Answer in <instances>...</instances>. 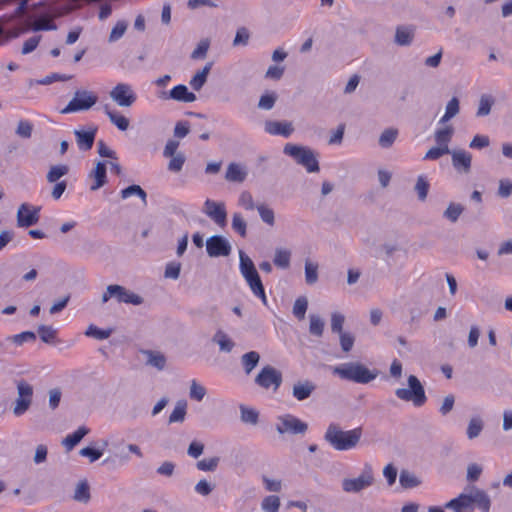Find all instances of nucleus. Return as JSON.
<instances>
[{"instance_id":"f03ea898","label":"nucleus","mask_w":512,"mask_h":512,"mask_svg":"<svg viewBox=\"0 0 512 512\" xmlns=\"http://www.w3.org/2000/svg\"><path fill=\"white\" fill-rule=\"evenodd\" d=\"M475 506L482 512H489L491 501L485 491L474 486L445 504L446 508L454 512H472Z\"/></svg>"},{"instance_id":"1a4fd4ad","label":"nucleus","mask_w":512,"mask_h":512,"mask_svg":"<svg viewBox=\"0 0 512 512\" xmlns=\"http://www.w3.org/2000/svg\"><path fill=\"white\" fill-rule=\"evenodd\" d=\"M408 388H398L395 395L398 399L406 402H412L415 407L423 406L427 397L420 380L415 375L408 376Z\"/></svg>"},{"instance_id":"338daca9","label":"nucleus","mask_w":512,"mask_h":512,"mask_svg":"<svg viewBox=\"0 0 512 512\" xmlns=\"http://www.w3.org/2000/svg\"><path fill=\"white\" fill-rule=\"evenodd\" d=\"M490 144V139L486 135L477 134L471 140L469 147L471 149H483L488 147Z\"/></svg>"},{"instance_id":"393cba45","label":"nucleus","mask_w":512,"mask_h":512,"mask_svg":"<svg viewBox=\"0 0 512 512\" xmlns=\"http://www.w3.org/2000/svg\"><path fill=\"white\" fill-rule=\"evenodd\" d=\"M247 170L238 163H230L227 167L225 178L230 182H243L247 177Z\"/></svg>"},{"instance_id":"8fccbe9b","label":"nucleus","mask_w":512,"mask_h":512,"mask_svg":"<svg viewBox=\"0 0 512 512\" xmlns=\"http://www.w3.org/2000/svg\"><path fill=\"white\" fill-rule=\"evenodd\" d=\"M40 339L45 343H53L57 336V330L52 326L40 325L38 327Z\"/></svg>"},{"instance_id":"72a5a7b5","label":"nucleus","mask_w":512,"mask_h":512,"mask_svg":"<svg viewBox=\"0 0 512 512\" xmlns=\"http://www.w3.org/2000/svg\"><path fill=\"white\" fill-rule=\"evenodd\" d=\"M291 251L286 248H277L275 250L274 264L281 269H286L290 265Z\"/></svg>"},{"instance_id":"4be33fe9","label":"nucleus","mask_w":512,"mask_h":512,"mask_svg":"<svg viewBox=\"0 0 512 512\" xmlns=\"http://www.w3.org/2000/svg\"><path fill=\"white\" fill-rule=\"evenodd\" d=\"M141 354L146 358V365L155 368L158 371H163L167 364L166 356L157 350H141Z\"/></svg>"},{"instance_id":"bf43d9fd","label":"nucleus","mask_w":512,"mask_h":512,"mask_svg":"<svg viewBox=\"0 0 512 512\" xmlns=\"http://www.w3.org/2000/svg\"><path fill=\"white\" fill-rule=\"evenodd\" d=\"M338 335H339V342H340L341 349L344 352L351 351V349L353 348L354 342H355V337L353 336V334L345 331V332L339 333Z\"/></svg>"},{"instance_id":"2f4dec72","label":"nucleus","mask_w":512,"mask_h":512,"mask_svg":"<svg viewBox=\"0 0 512 512\" xmlns=\"http://www.w3.org/2000/svg\"><path fill=\"white\" fill-rule=\"evenodd\" d=\"M495 103V99L490 94H482L479 99L476 115L478 117H484L490 114L492 106Z\"/></svg>"},{"instance_id":"ea45409f","label":"nucleus","mask_w":512,"mask_h":512,"mask_svg":"<svg viewBox=\"0 0 512 512\" xmlns=\"http://www.w3.org/2000/svg\"><path fill=\"white\" fill-rule=\"evenodd\" d=\"M484 427L482 419L478 416L472 417L467 427V437L474 439L480 435Z\"/></svg>"},{"instance_id":"680f3d73","label":"nucleus","mask_w":512,"mask_h":512,"mask_svg":"<svg viewBox=\"0 0 512 512\" xmlns=\"http://www.w3.org/2000/svg\"><path fill=\"white\" fill-rule=\"evenodd\" d=\"M209 46H210V41L207 38L202 39L198 43V45L194 49V51L192 52V54H191L192 59H202V58H204L206 56V54H207Z\"/></svg>"},{"instance_id":"9d476101","label":"nucleus","mask_w":512,"mask_h":512,"mask_svg":"<svg viewBox=\"0 0 512 512\" xmlns=\"http://www.w3.org/2000/svg\"><path fill=\"white\" fill-rule=\"evenodd\" d=\"M97 95L88 90L79 89L75 91L73 98L61 110L62 114H70L80 111H87L97 103Z\"/></svg>"},{"instance_id":"a19ab883","label":"nucleus","mask_w":512,"mask_h":512,"mask_svg":"<svg viewBox=\"0 0 512 512\" xmlns=\"http://www.w3.org/2000/svg\"><path fill=\"white\" fill-rule=\"evenodd\" d=\"M398 136V130L394 128L385 129L379 137V145L382 148H389L392 146Z\"/></svg>"},{"instance_id":"864d4df0","label":"nucleus","mask_w":512,"mask_h":512,"mask_svg":"<svg viewBox=\"0 0 512 512\" xmlns=\"http://www.w3.org/2000/svg\"><path fill=\"white\" fill-rule=\"evenodd\" d=\"M345 322V316L340 312H333L330 316V325H331V331L333 333H342L343 331V325Z\"/></svg>"},{"instance_id":"c03bdc74","label":"nucleus","mask_w":512,"mask_h":512,"mask_svg":"<svg viewBox=\"0 0 512 512\" xmlns=\"http://www.w3.org/2000/svg\"><path fill=\"white\" fill-rule=\"evenodd\" d=\"M280 498L276 495L266 496L261 502V509L264 512H279Z\"/></svg>"},{"instance_id":"5701e85b","label":"nucleus","mask_w":512,"mask_h":512,"mask_svg":"<svg viewBox=\"0 0 512 512\" xmlns=\"http://www.w3.org/2000/svg\"><path fill=\"white\" fill-rule=\"evenodd\" d=\"M89 178L93 180L90 186L92 191L100 189L106 183V162H98L96 167L90 172Z\"/></svg>"},{"instance_id":"4d7b16f0","label":"nucleus","mask_w":512,"mask_h":512,"mask_svg":"<svg viewBox=\"0 0 512 512\" xmlns=\"http://www.w3.org/2000/svg\"><path fill=\"white\" fill-rule=\"evenodd\" d=\"M127 23L123 20L118 21L115 26L112 28L109 35V42L113 43L118 41L126 32Z\"/></svg>"},{"instance_id":"bb28decb","label":"nucleus","mask_w":512,"mask_h":512,"mask_svg":"<svg viewBox=\"0 0 512 512\" xmlns=\"http://www.w3.org/2000/svg\"><path fill=\"white\" fill-rule=\"evenodd\" d=\"M212 340L219 346L221 352L229 353L235 346L234 341L223 330H217Z\"/></svg>"},{"instance_id":"0e129e2a","label":"nucleus","mask_w":512,"mask_h":512,"mask_svg":"<svg viewBox=\"0 0 512 512\" xmlns=\"http://www.w3.org/2000/svg\"><path fill=\"white\" fill-rule=\"evenodd\" d=\"M398 471L393 464H388L383 468V476L386 479L387 485L392 486L397 479Z\"/></svg>"},{"instance_id":"2eb2a0df","label":"nucleus","mask_w":512,"mask_h":512,"mask_svg":"<svg viewBox=\"0 0 512 512\" xmlns=\"http://www.w3.org/2000/svg\"><path fill=\"white\" fill-rule=\"evenodd\" d=\"M232 251L228 239L221 235H214L206 240V252L210 257H227Z\"/></svg>"},{"instance_id":"f257e3e1","label":"nucleus","mask_w":512,"mask_h":512,"mask_svg":"<svg viewBox=\"0 0 512 512\" xmlns=\"http://www.w3.org/2000/svg\"><path fill=\"white\" fill-rule=\"evenodd\" d=\"M43 2H39L38 5H35L33 13H29L25 16L23 24L24 28L21 32H26L29 30L32 31H52L56 30L57 26L54 23V19L59 18L68 14L73 8L69 6H64L61 9H56L54 7H49L46 10L41 9V4Z\"/></svg>"},{"instance_id":"c9c22d12","label":"nucleus","mask_w":512,"mask_h":512,"mask_svg":"<svg viewBox=\"0 0 512 512\" xmlns=\"http://www.w3.org/2000/svg\"><path fill=\"white\" fill-rule=\"evenodd\" d=\"M413 29L407 26L398 27L395 35V42L398 45L406 46L412 42L413 39Z\"/></svg>"},{"instance_id":"7ed1b4c3","label":"nucleus","mask_w":512,"mask_h":512,"mask_svg":"<svg viewBox=\"0 0 512 512\" xmlns=\"http://www.w3.org/2000/svg\"><path fill=\"white\" fill-rule=\"evenodd\" d=\"M239 271L252 294L267 305L268 299L259 273L252 259L242 250L239 251Z\"/></svg>"},{"instance_id":"20e7f679","label":"nucleus","mask_w":512,"mask_h":512,"mask_svg":"<svg viewBox=\"0 0 512 512\" xmlns=\"http://www.w3.org/2000/svg\"><path fill=\"white\" fill-rule=\"evenodd\" d=\"M362 436L360 427L343 431L336 424H330L325 432V440L337 451L355 448Z\"/></svg>"},{"instance_id":"dca6fc26","label":"nucleus","mask_w":512,"mask_h":512,"mask_svg":"<svg viewBox=\"0 0 512 512\" xmlns=\"http://www.w3.org/2000/svg\"><path fill=\"white\" fill-rule=\"evenodd\" d=\"M255 382L262 388L277 390L282 383V375L275 368L265 366L255 378Z\"/></svg>"},{"instance_id":"13d9d810","label":"nucleus","mask_w":512,"mask_h":512,"mask_svg":"<svg viewBox=\"0 0 512 512\" xmlns=\"http://www.w3.org/2000/svg\"><path fill=\"white\" fill-rule=\"evenodd\" d=\"M74 499L80 502H87L90 499L89 486L86 482H80L77 485Z\"/></svg>"},{"instance_id":"f704fd0d","label":"nucleus","mask_w":512,"mask_h":512,"mask_svg":"<svg viewBox=\"0 0 512 512\" xmlns=\"http://www.w3.org/2000/svg\"><path fill=\"white\" fill-rule=\"evenodd\" d=\"M399 482L404 489H412L421 484V480L414 473L407 470L400 473Z\"/></svg>"},{"instance_id":"7c9ffc66","label":"nucleus","mask_w":512,"mask_h":512,"mask_svg":"<svg viewBox=\"0 0 512 512\" xmlns=\"http://www.w3.org/2000/svg\"><path fill=\"white\" fill-rule=\"evenodd\" d=\"M120 196L122 199H128L132 196L139 197L144 206L147 205V193L136 184L130 185L120 191Z\"/></svg>"},{"instance_id":"58836bf2","label":"nucleus","mask_w":512,"mask_h":512,"mask_svg":"<svg viewBox=\"0 0 512 512\" xmlns=\"http://www.w3.org/2000/svg\"><path fill=\"white\" fill-rule=\"evenodd\" d=\"M187 402L180 400L176 403L172 413L169 416V423L183 422L186 416Z\"/></svg>"},{"instance_id":"b1692460","label":"nucleus","mask_w":512,"mask_h":512,"mask_svg":"<svg viewBox=\"0 0 512 512\" xmlns=\"http://www.w3.org/2000/svg\"><path fill=\"white\" fill-rule=\"evenodd\" d=\"M315 388V384L309 380L300 381L294 384L292 394L298 401H303L311 396Z\"/></svg>"},{"instance_id":"c756f323","label":"nucleus","mask_w":512,"mask_h":512,"mask_svg":"<svg viewBox=\"0 0 512 512\" xmlns=\"http://www.w3.org/2000/svg\"><path fill=\"white\" fill-rule=\"evenodd\" d=\"M460 110L459 100L456 97H453L446 105L445 113L439 119L438 125L447 124L453 117H455Z\"/></svg>"},{"instance_id":"e2e57ef3","label":"nucleus","mask_w":512,"mask_h":512,"mask_svg":"<svg viewBox=\"0 0 512 512\" xmlns=\"http://www.w3.org/2000/svg\"><path fill=\"white\" fill-rule=\"evenodd\" d=\"M219 464L218 457L204 458L197 462V468L201 471H214Z\"/></svg>"},{"instance_id":"a18cd8bd","label":"nucleus","mask_w":512,"mask_h":512,"mask_svg":"<svg viewBox=\"0 0 512 512\" xmlns=\"http://www.w3.org/2000/svg\"><path fill=\"white\" fill-rule=\"evenodd\" d=\"M232 229L241 237H246L247 235V223L239 212L233 214Z\"/></svg>"},{"instance_id":"5fc2aeb1","label":"nucleus","mask_w":512,"mask_h":512,"mask_svg":"<svg viewBox=\"0 0 512 512\" xmlns=\"http://www.w3.org/2000/svg\"><path fill=\"white\" fill-rule=\"evenodd\" d=\"M205 395V387L199 384L196 380H192L190 383L189 397L196 401H202Z\"/></svg>"},{"instance_id":"a211bd4d","label":"nucleus","mask_w":512,"mask_h":512,"mask_svg":"<svg viewBox=\"0 0 512 512\" xmlns=\"http://www.w3.org/2000/svg\"><path fill=\"white\" fill-rule=\"evenodd\" d=\"M452 165L460 173H468L471 169L472 155L466 150H455L450 153Z\"/></svg>"},{"instance_id":"4468645a","label":"nucleus","mask_w":512,"mask_h":512,"mask_svg":"<svg viewBox=\"0 0 512 512\" xmlns=\"http://www.w3.org/2000/svg\"><path fill=\"white\" fill-rule=\"evenodd\" d=\"M203 212L219 227L224 228L227 225V211L224 202L206 199Z\"/></svg>"},{"instance_id":"6ab92c4d","label":"nucleus","mask_w":512,"mask_h":512,"mask_svg":"<svg viewBox=\"0 0 512 512\" xmlns=\"http://www.w3.org/2000/svg\"><path fill=\"white\" fill-rule=\"evenodd\" d=\"M110 292H115V298L120 303L132 304V305H141L143 303V299L138 294L127 290L123 286L120 285H112Z\"/></svg>"},{"instance_id":"6e6d98bb","label":"nucleus","mask_w":512,"mask_h":512,"mask_svg":"<svg viewBox=\"0 0 512 512\" xmlns=\"http://www.w3.org/2000/svg\"><path fill=\"white\" fill-rule=\"evenodd\" d=\"M238 205L247 211L254 210L257 205H255L253 196L248 191H242L238 198Z\"/></svg>"},{"instance_id":"f8f14e48","label":"nucleus","mask_w":512,"mask_h":512,"mask_svg":"<svg viewBox=\"0 0 512 512\" xmlns=\"http://www.w3.org/2000/svg\"><path fill=\"white\" fill-rule=\"evenodd\" d=\"M276 430L280 434H304L308 425L292 414L277 417Z\"/></svg>"},{"instance_id":"de8ad7c7","label":"nucleus","mask_w":512,"mask_h":512,"mask_svg":"<svg viewBox=\"0 0 512 512\" xmlns=\"http://www.w3.org/2000/svg\"><path fill=\"white\" fill-rule=\"evenodd\" d=\"M33 124L27 119H22L18 122L15 133L17 136L29 139L32 136Z\"/></svg>"},{"instance_id":"cd10ccee","label":"nucleus","mask_w":512,"mask_h":512,"mask_svg":"<svg viewBox=\"0 0 512 512\" xmlns=\"http://www.w3.org/2000/svg\"><path fill=\"white\" fill-rule=\"evenodd\" d=\"M212 62L207 63L202 70L198 71L190 80L189 84L195 91H199L207 81L208 74L212 68Z\"/></svg>"},{"instance_id":"e433bc0d","label":"nucleus","mask_w":512,"mask_h":512,"mask_svg":"<svg viewBox=\"0 0 512 512\" xmlns=\"http://www.w3.org/2000/svg\"><path fill=\"white\" fill-rule=\"evenodd\" d=\"M309 332L311 335L321 337L324 332L325 322L317 314L309 315Z\"/></svg>"},{"instance_id":"9b49d317","label":"nucleus","mask_w":512,"mask_h":512,"mask_svg":"<svg viewBox=\"0 0 512 512\" xmlns=\"http://www.w3.org/2000/svg\"><path fill=\"white\" fill-rule=\"evenodd\" d=\"M112 101L119 107H131L137 101V94L131 84L117 83L109 92Z\"/></svg>"},{"instance_id":"79ce46f5","label":"nucleus","mask_w":512,"mask_h":512,"mask_svg":"<svg viewBox=\"0 0 512 512\" xmlns=\"http://www.w3.org/2000/svg\"><path fill=\"white\" fill-rule=\"evenodd\" d=\"M308 308V300L305 296L298 297L293 305V315L298 320H303L305 318V314Z\"/></svg>"},{"instance_id":"0eeeda50","label":"nucleus","mask_w":512,"mask_h":512,"mask_svg":"<svg viewBox=\"0 0 512 512\" xmlns=\"http://www.w3.org/2000/svg\"><path fill=\"white\" fill-rule=\"evenodd\" d=\"M454 135L451 125H438L434 132L436 146L430 148L424 155V160H437L444 155L450 154L449 143Z\"/></svg>"},{"instance_id":"412c9836","label":"nucleus","mask_w":512,"mask_h":512,"mask_svg":"<svg viewBox=\"0 0 512 512\" xmlns=\"http://www.w3.org/2000/svg\"><path fill=\"white\" fill-rule=\"evenodd\" d=\"M97 128L93 127L89 130H75L76 142L80 150H90L94 144Z\"/></svg>"},{"instance_id":"3c124183","label":"nucleus","mask_w":512,"mask_h":512,"mask_svg":"<svg viewBox=\"0 0 512 512\" xmlns=\"http://www.w3.org/2000/svg\"><path fill=\"white\" fill-rule=\"evenodd\" d=\"M318 280V265L309 260L305 262V281L312 285Z\"/></svg>"},{"instance_id":"774afa93","label":"nucleus","mask_w":512,"mask_h":512,"mask_svg":"<svg viewBox=\"0 0 512 512\" xmlns=\"http://www.w3.org/2000/svg\"><path fill=\"white\" fill-rule=\"evenodd\" d=\"M185 163V157L183 154H176L171 157V160L168 164V169L172 172H179Z\"/></svg>"},{"instance_id":"f3484780","label":"nucleus","mask_w":512,"mask_h":512,"mask_svg":"<svg viewBox=\"0 0 512 512\" xmlns=\"http://www.w3.org/2000/svg\"><path fill=\"white\" fill-rule=\"evenodd\" d=\"M264 130L270 135H279L288 138L294 131L291 122L269 120L264 124Z\"/></svg>"},{"instance_id":"39448f33","label":"nucleus","mask_w":512,"mask_h":512,"mask_svg":"<svg viewBox=\"0 0 512 512\" xmlns=\"http://www.w3.org/2000/svg\"><path fill=\"white\" fill-rule=\"evenodd\" d=\"M332 372L343 380L359 384H367L375 380L378 376L377 370H370L365 365L358 362H347L337 365L333 367Z\"/></svg>"},{"instance_id":"09e8293b","label":"nucleus","mask_w":512,"mask_h":512,"mask_svg":"<svg viewBox=\"0 0 512 512\" xmlns=\"http://www.w3.org/2000/svg\"><path fill=\"white\" fill-rule=\"evenodd\" d=\"M111 334H112L111 329H101L92 324L89 325V327L85 331L86 336L93 337L98 340H105V339L109 338Z\"/></svg>"},{"instance_id":"69168bd1","label":"nucleus","mask_w":512,"mask_h":512,"mask_svg":"<svg viewBox=\"0 0 512 512\" xmlns=\"http://www.w3.org/2000/svg\"><path fill=\"white\" fill-rule=\"evenodd\" d=\"M275 101H276V94L275 93H273V92L272 93H266V94H263L260 97L258 106L261 109L270 110V109L273 108V106L275 104Z\"/></svg>"},{"instance_id":"ddd939ff","label":"nucleus","mask_w":512,"mask_h":512,"mask_svg":"<svg viewBox=\"0 0 512 512\" xmlns=\"http://www.w3.org/2000/svg\"><path fill=\"white\" fill-rule=\"evenodd\" d=\"M40 211V206L22 203L17 211V226L20 228H28L37 224L40 219Z\"/></svg>"},{"instance_id":"6e6552de","label":"nucleus","mask_w":512,"mask_h":512,"mask_svg":"<svg viewBox=\"0 0 512 512\" xmlns=\"http://www.w3.org/2000/svg\"><path fill=\"white\" fill-rule=\"evenodd\" d=\"M283 152L305 167L309 173L319 171L318 160L310 148L288 143L284 146Z\"/></svg>"},{"instance_id":"c85d7f7f","label":"nucleus","mask_w":512,"mask_h":512,"mask_svg":"<svg viewBox=\"0 0 512 512\" xmlns=\"http://www.w3.org/2000/svg\"><path fill=\"white\" fill-rule=\"evenodd\" d=\"M88 432L89 430L86 427L81 426L72 434L67 435L63 439L62 444L67 450H72L82 440V438L88 434Z\"/></svg>"},{"instance_id":"473e14b6","label":"nucleus","mask_w":512,"mask_h":512,"mask_svg":"<svg viewBox=\"0 0 512 512\" xmlns=\"http://www.w3.org/2000/svg\"><path fill=\"white\" fill-rule=\"evenodd\" d=\"M260 360V355L256 351H250L245 353L241 357V363L244 368L246 374H250L253 369L258 365Z\"/></svg>"},{"instance_id":"052dcab7","label":"nucleus","mask_w":512,"mask_h":512,"mask_svg":"<svg viewBox=\"0 0 512 512\" xmlns=\"http://www.w3.org/2000/svg\"><path fill=\"white\" fill-rule=\"evenodd\" d=\"M415 190L420 200H425L429 191V183L424 176H419L415 185Z\"/></svg>"},{"instance_id":"a878e982","label":"nucleus","mask_w":512,"mask_h":512,"mask_svg":"<svg viewBox=\"0 0 512 512\" xmlns=\"http://www.w3.org/2000/svg\"><path fill=\"white\" fill-rule=\"evenodd\" d=\"M104 112L108 116L111 123L115 125L120 131H126L128 129L129 120L119 111L110 109V107L106 105L104 107Z\"/></svg>"},{"instance_id":"37998d69","label":"nucleus","mask_w":512,"mask_h":512,"mask_svg":"<svg viewBox=\"0 0 512 512\" xmlns=\"http://www.w3.org/2000/svg\"><path fill=\"white\" fill-rule=\"evenodd\" d=\"M256 209L258 211V214H259L261 220L265 224H267L269 226H273L275 224V214H274L273 209H271L270 207H268L265 204L257 205Z\"/></svg>"},{"instance_id":"603ef678","label":"nucleus","mask_w":512,"mask_h":512,"mask_svg":"<svg viewBox=\"0 0 512 512\" xmlns=\"http://www.w3.org/2000/svg\"><path fill=\"white\" fill-rule=\"evenodd\" d=\"M464 208L459 203H450L444 212V217L451 222H456L462 214Z\"/></svg>"},{"instance_id":"4c0bfd02","label":"nucleus","mask_w":512,"mask_h":512,"mask_svg":"<svg viewBox=\"0 0 512 512\" xmlns=\"http://www.w3.org/2000/svg\"><path fill=\"white\" fill-rule=\"evenodd\" d=\"M69 167L65 164L53 165L50 167L47 173V181L50 183H56L58 180L68 174Z\"/></svg>"},{"instance_id":"423d86ee","label":"nucleus","mask_w":512,"mask_h":512,"mask_svg":"<svg viewBox=\"0 0 512 512\" xmlns=\"http://www.w3.org/2000/svg\"><path fill=\"white\" fill-rule=\"evenodd\" d=\"M376 483V474L373 466L365 462L356 476L345 477L341 481L342 490L348 494H359L368 490Z\"/></svg>"},{"instance_id":"aec40b11","label":"nucleus","mask_w":512,"mask_h":512,"mask_svg":"<svg viewBox=\"0 0 512 512\" xmlns=\"http://www.w3.org/2000/svg\"><path fill=\"white\" fill-rule=\"evenodd\" d=\"M165 99H172L179 102L191 103L196 100V95L188 90V88L179 84L174 86L169 93L163 96Z\"/></svg>"},{"instance_id":"49530a36","label":"nucleus","mask_w":512,"mask_h":512,"mask_svg":"<svg viewBox=\"0 0 512 512\" xmlns=\"http://www.w3.org/2000/svg\"><path fill=\"white\" fill-rule=\"evenodd\" d=\"M241 420L246 424L256 425L259 419V413L250 407L240 406Z\"/></svg>"}]
</instances>
